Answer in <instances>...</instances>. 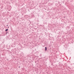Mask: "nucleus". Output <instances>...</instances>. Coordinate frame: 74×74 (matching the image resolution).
<instances>
[{"label": "nucleus", "instance_id": "nucleus-4", "mask_svg": "<svg viewBox=\"0 0 74 74\" xmlns=\"http://www.w3.org/2000/svg\"><path fill=\"white\" fill-rule=\"evenodd\" d=\"M19 67H20V66H19Z\"/></svg>", "mask_w": 74, "mask_h": 74}, {"label": "nucleus", "instance_id": "nucleus-3", "mask_svg": "<svg viewBox=\"0 0 74 74\" xmlns=\"http://www.w3.org/2000/svg\"><path fill=\"white\" fill-rule=\"evenodd\" d=\"M7 26H8V25H7Z\"/></svg>", "mask_w": 74, "mask_h": 74}, {"label": "nucleus", "instance_id": "nucleus-2", "mask_svg": "<svg viewBox=\"0 0 74 74\" xmlns=\"http://www.w3.org/2000/svg\"><path fill=\"white\" fill-rule=\"evenodd\" d=\"M7 30H8V29H6L5 30V31L6 32H7Z\"/></svg>", "mask_w": 74, "mask_h": 74}, {"label": "nucleus", "instance_id": "nucleus-1", "mask_svg": "<svg viewBox=\"0 0 74 74\" xmlns=\"http://www.w3.org/2000/svg\"><path fill=\"white\" fill-rule=\"evenodd\" d=\"M45 51H47V47H45Z\"/></svg>", "mask_w": 74, "mask_h": 74}]
</instances>
